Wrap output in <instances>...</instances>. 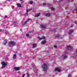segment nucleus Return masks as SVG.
<instances>
[{
	"instance_id": "obj_24",
	"label": "nucleus",
	"mask_w": 77,
	"mask_h": 77,
	"mask_svg": "<svg viewBox=\"0 0 77 77\" xmlns=\"http://www.w3.org/2000/svg\"><path fill=\"white\" fill-rule=\"evenodd\" d=\"M32 3H33V2H29L30 4H32Z\"/></svg>"
},
{
	"instance_id": "obj_22",
	"label": "nucleus",
	"mask_w": 77,
	"mask_h": 77,
	"mask_svg": "<svg viewBox=\"0 0 77 77\" xmlns=\"http://www.w3.org/2000/svg\"><path fill=\"white\" fill-rule=\"evenodd\" d=\"M60 36L57 35V36H55V37H56V38H59Z\"/></svg>"
},
{
	"instance_id": "obj_21",
	"label": "nucleus",
	"mask_w": 77,
	"mask_h": 77,
	"mask_svg": "<svg viewBox=\"0 0 77 77\" xmlns=\"http://www.w3.org/2000/svg\"><path fill=\"white\" fill-rule=\"evenodd\" d=\"M52 32H56V30L55 29H53L52 30Z\"/></svg>"
},
{
	"instance_id": "obj_33",
	"label": "nucleus",
	"mask_w": 77,
	"mask_h": 77,
	"mask_svg": "<svg viewBox=\"0 0 77 77\" xmlns=\"http://www.w3.org/2000/svg\"><path fill=\"white\" fill-rule=\"evenodd\" d=\"M20 2H22L23 1V0H19Z\"/></svg>"
},
{
	"instance_id": "obj_35",
	"label": "nucleus",
	"mask_w": 77,
	"mask_h": 77,
	"mask_svg": "<svg viewBox=\"0 0 77 77\" xmlns=\"http://www.w3.org/2000/svg\"><path fill=\"white\" fill-rule=\"evenodd\" d=\"M75 24H77V22H75Z\"/></svg>"
},
{
	"instance_id": "obj_27",
	"label": "nucleus",
	"mask_w": 77,
	"mask_h": 77,
	"mask_svg": "<svg viewBox=\"0 0 77 77\" xmlns=\"http://www.w3.org/2000/svg\"><path fill=\"white\" fill-rule=\"evenodd\" d=\"M43 5L44 6H45V5H46V4H45V3H43Z\"/></svg>"
},
{
	"instance_id": "obj_26",
	"label": "nucleus",
	"mask_w": 77,
	"mask_h": 77,
	"mask_svg": "<svg viewBox=\"0 0 77 77\" xmlns=\"http://www.w3.org/2000/svg\"><path fill=\"white\" fill-rule=\"evenodd\" d=\"M26 36H29V34H26Z\"/></svg>"
},
{
	"instance_id": "obj_31",
	"label": "nucleus",
	"mask_w": 77,
	"mask_h": 77,
	"mask_svg": "<svg viewBox=\"0 0 77 77\" xmlns=\"http://www.w3.org/2000/svg\"><path fill=\"white\" fill-rule=\"evenodd\" d=\"M75 11H77V8H76L75 9Z\"/></svg>"
},
{
	"instance_id": "obj_7",
	"label": "nucleus",
	"mask_w": 77,
	"mask_h": 77,
	"mask_svg": "<svg viewBox=\"0 0 77 77\" xmlns=\"http://www.w3.org/2000/svg\"><path fill=\"white\" fill-rule=\"evenodd\" d=\"M67 49L68 50H70L71 49H72V47L70 46H68L67 47Z\"/></svg>"
},
{
	"instance_id": "obj_2",
	"label": "nucleus",
	"mask_w": 77,
	"mask_h": 77,
	"mask_svg": "<svg viewBox=\"0 0 77 77\" xmlns=\"http://www.w3.org/2000/svg\"><path fill=\"white\" fill-rule=\"evenodd\" d=\"M15 44V42H9L8 45L10 47H13Z\"/></svg>"
},
{
	"instance_id": "obj_14",
	"label": "nucleus",
	"mask_w": 77,
	"mask_h": 77,
	"mask_svg": "<svg viewBox=\"0 0 77 77\" xmlns=\"http://www.w3.org/2000/svg\"><path fill=\"white\" fill-rule=\"evenodd\" d=\"M45 43V40H44L42 42V43H41V44H44Z\"/></svg>"
},
{
	"instance_id": "obj_38",
	"label": "nucleus",
	"mask_w": 77,
	"mask_h": 77,
	"mask_svg": "<svg viewBox=\"0 0 77 77\" xmlns=\"http://www.w3.org/2000/svg\"><path fill=\"white\" fill-rule=\"evenodd\" d=\"M68 2H69V0L68 1Z\"/></svg>"
},
{
	"instance_id": "obj_36",
	"label": "nucleus",
	"mask_w": 77,
	"mask_h": 77,
	"mask_svg": "<svg viewBox=\"0 0 77 77\" xmlns=\"http://www.w3.org/2000/svg\"><path fill=\"white\" fill-rule=\"evenodd\" d=\"M5 18H7V16H5Z\"/></svg>"
},
{
	"instance_id": "obj_4",
	"label": "nucleus",
	"mask_w": 77,
	"mask_h": 77,
	"mask_svg": "<svg viewBox=\"0 0 77 77\" xmlns=\"http://www.w3.org/2000/svg\"><path fill=\"white\" fill-rule=\"evenodd\" d=\"M73 32H74V31L72 30H70L69 31L68 34H69V35H70V34L73 33Z\"/></svg>"
},
{
	"instance_id": "obj_23",
	"label": "nucleus",
	"mask_w": 77,
	"mask_h": 77,
	"mask_svg": "<svg viewBox=\"0 0 77 77\" xmlns=\"http://www.w3.org/2000/svg\"><path fill=\"white\" fill-rule=\"evenodd\" d=\"M27 77H30V76L29 75V73H27Z\"/></svg>"
},
{
	"instance_id": "obj_28",
	"label": "nucleus",
	"mask_w": 77,
	"mask_h": 77,
	"mask_svg": "<svg viewBox=\"0 0 77 77\" xmlns=\"http://www.w3.org/2000/svg\"><path fill=\"white\" fill-rule=\"evenodd\" d=\"M68 77H71V75H68Z\"/></svg>"
},
{
	"instance_id": "obj_3",
	"label": "nucleus",
	"mask_w": 77,
	"mask_h": 77,
	"mask_svg": "<svg viewBox=\"0 0 77 77\" xmlns=\"http://www.w3.org/2000/svg\"><path fill=\"white\" fill-rule=\"evenodd\" d=\"M2 69H3L4 68L6 67V66H7V63H5V61L2 62Z\"/></svg>"
},
{
	"instance_id": "obj_10",
	"label": "nucleus",
	"mask_w": 77,
	"mask_h": 77,
	"mask_svg": "<svg viewBox=\"0 0 77 77\" xmlns=\"http://www.w3.org/2000/svg\"><path fill=\"white\" fill-rule=\"evenodd\" d=\"M16 57H17V55L16 54H14L13 56V59H15Z\"/></svg>"
},
{
	"instance_id": "obj_13",
	"label": "nucleus",
	"mask_w": 77,
	"mask_h": 77,
	"mask_svg": "<svg viewBox=\"0 0 77 77\" xmlns=\"http://www.w3.org/2000/svg\"><path fill=\"white\" fill-rule=\"evenodd\" d=\"M35 47H36V44H33L32 45V48H35Z\"/></svg>"
},
{
	"instance_id": "obj_25",
	"label": "nucleus",
	"mask_w": 77,
	"mask_h": 77,
	"mask_svg": "<svg viewBox=\"0 0 77 77\" xmlns=\"http://www.w3.org/2000/svg\"><path fill=\"white\" fill-rule=\"evenodd\" d=\"M54 48H57V46L54 45Z\"/></svg>"
},
{
	"instance_id": "obj_18",
	"label": "nucleus",
	"mask_w": 77,
	"mask_h": 77,
	"mask_svg": "<svg viewBox=\"0 0 77 77\" xmlns=\"http://www.w3.org/2000/svg\"><path fill=\"white\" fill-rule=\"evenodd\" d=\"M51 9L52 11H54V8H51Z\"/></svg>"
},
{
	"instance_id": "obj_30",
	"label": "nucleus",
	"mask_w": 77,
	"mask_h": 77,
	"mask_svg": "<svg viewBox=\"0 0 77 77\" xmlns=\"http://www.w3.org/2000/svg\"><path fill=\"white\" fill-rule=\"evenodd\" d=\"M24 76H25V75H22L23 77H24Z\"/></svg>"
},
{
	"instance_id": "obj_41",
	"label": "nucleus",
	"mask_w": 77,
	"mask_h": 77,
	"mask_svg": "<svg viewBox=\"0 0 77 77\" xmlns=\"http://www.w3.org/2000/svg\"><path fill=\"white\" fill-rule=\"evenodd\" d=\"M20 30H21V29H20Z\"/></svg>"
},
{
	"instance_id": "obj_5",
	"label": "nucleus",
	"mask_w": 77,
	"mask_h": 77,
	"mask_svg": "<svg viewBox=\"0 0 77 77\" xmlns=\"http://www.w3.org/2000/svg\"><path fill=\"white\" fill-rule=\"evenodd\" d=\"M14 69H15V71H18L20 70V67H15L14 68Z\"/></svg>"
},
{
	"instance_id": "obj_1",
	"label": "nucleus",
	"mask_w": 77,
	"mask_h": 77,
	"mask_svg": "<svg viewBox=\"0 0 77 77\" xmlns=\"http://www.w3.org/2000/svg\"><path fill=\"white\" fill-rule=\"evenodd\" d=\"M42 68L45 71H47L48 66L45 63L43 65Z\"/></svg>"
},
{
	"instance_id": "obj_37",
	"label": "nucleus",
	"mask_w": 77,
	"mask_h": 77,
	"mask_svg": "<svg viewBox=\"0 0 77 77\" xmlns=\"http://www.w3.org/2000/svg\"><path fill=\"white\" fill-rule=\"evenodd\" d=\"M0 32H2V30L0 29Z\"/></svg>"
},
{
	"instance_id": "obj_34",
	"label": "nucleus",
	"mask_w": 77,
	"mask_h": 77,
	"mask_svg": "<svg viewBox=\"0 0 77 77\" xmlns=\"http://www.w3.org/2000/svg\"><path fill=\"white\" fill-rule=\"evenodd\" d=\"M76 54H77V50H76Z\"/></svg>"
},
{
	"instance_id": "obj_29",
	"label": "nucleus",
	"mask_w": 77,
	"mask_h": 77,
	"mask_svg": "<svg viewBox=\"0 0 77 77\" xmlns=\"http://www.w3.org/2000/svg\"><path fill=\"white\" fill-rule=\"evenodd\" d=\"M73 26V25H72L70 27H72Z\"/></svg>"
},
{
	"instance_id": "obj_16",
	"label": "nucleus",
	"mask_w": 77,
	"mask_h": 77,
	"mask_svg": "<svg viewBox=\"0 0 77 77\" xmlns=\"http://www.w3.org/2000/svg\"><path fill=\"white\" fill-rule=\"evenodd\" d=\"M4 41L5 42V43H3V44H4V45H6V44H7V41L5 40Z\"/></svg>"
},
{
	"instance_id": "obj_12",
	"label": "nucleus",
	"mask_w": 77,
	"mask_h": 77,
	"mask_svg": "<svg viewBox=\"0 0 77 77\" xmlns=\"http://www.w3.org/2000/svg\"><path fill=\"white\" fill-rule=\"evenodd\" d=\"M17 6L19 8H21V5L19 4H17Z\"/></svg>"
},
{
	"instance_id": "obj_20",
	"label": "nucleus",
	"mask_w": 77,
	"mask_h": 77,
	"mask_svg": "<svg viewBox=\"0 0 77 77\" xmlns=\"http://www.w3.org/2000/svg\"><path fill=\"white\" fill-rule=\"evenodd\" d=\"M32 10V9H29V10H27V12H29L30 11H31Z\"/></svg>"
},
{
	"instance_id": "obj_6",
	"label": "nucleus",
	"mask_w": 77,
	"mask_h": 77,
	"mask_svg": "<svg viewBox=\"0 0 77 77\" xmlns=\"http://www.w3.org/2000/svg\"><path fill=\"white\" fill-rule=\"evenodd\" d=\"M55 71H58V72H60V70L58 68L55 69Z\"/></svg>"
},
{
	"instance_id": "obj_32",
	"label": "nucleus",
	"mask_w": 77,
	"mask_h": 77,
	"mask_svg": "<svg viewBox=\"0 0 77 77\" xmlns=\"http://www.w3.org/2000/svg\"><path fill=\"white\" fill-rule=\"evenodd\" d=\"M63 1V0H60V2H62Z\"/></svg>"
},
{
	"instance_id": "obj_8",
	"label": "nucleus",
	"mask_w": 77,
	"mask_h": 77,
	"mask_svg": "<svg viewBox=\"0 0 77 77\" xmlns=\"http://www.w3.org/2000/svg\"><path fill=\"white\" fill-rule=\"evenodd\" d=\"M37 38L38 39H39L40 40H41V39H45V37L43 36L41 38H40L39 37H38Z\"/></svg>"
},
{
	"instance_id": "obj_9",
	"label": "nucleus",
	"mask_w": 77,
	"mask_h": 77,
	"mask_svg": "<svg viewBox=\"0 0 77 77\" xmlns=\"http://www.w3.org/2000/svg\"><path fill=\"white\" fill-rule=\"evenodd\" d=\"M41 26H42V29H45V28H46V26L43 25L42 24H41Z\"/></svg>"
},
{
	"instance_id": "obj_39",
	"label": "nucleus",
	"mask_w": 77,
	"mask_h": 77,
	"mask_svg": "<svg viewBox=\"0 0 77 77\" xmlns=\"http://www.w3.org/2000/svg\"><path fill=\"white\" fill-rule=\"evenodd\" d=\"M17 73H19V72H17Z\"/></svg>"
},
{
	"instance_id": "obj_15",
	"label": "nucleus",
	"mask_w": 77,
	"mask_h": 77,
	"mask_svg": "<svg viewBox=\"0 0 77 77\" xmlns=\"http://www.w3.org/2000/svg\"><path fill=\"white\" fill-rule=\"evenodd\" d=\"M67 58V56H66V55H65L64 56V57H63V59H65L66 58Z\"/></svg>"
},
{
	"instance_id": "obj_11",
	"label": "nucleus",
	"mask_w": 77,
	"mask_h": 77,
	"mask_svg": "<svg viewBox=\"0 0 77 77\" xmlns=\"http://www.w3.org/2000/svg\"><path fill=\"white\" fill-rule=\"evenodd\" d=\"M45 16L46 17H50V14H45Z\"/></svg>"
},
{
	"instance_id": "obj_19",
	"label": "nucleus",
	"mask_w": 77,
	"mask_h": 77,
	"mask_svg": "<svg viewBox=\"0 0 77 77\" xmlns=\"http://www.w3.org/2000/svg\"><path fill=\"white\" fill-rule=\"evenodd\" d=\"M39 16H40V15L38 14L35 16V17H39Z\"/></svg>"
},
{
	"instance_id": "obj_40",
	"label": "nucleus",
	"mask_w": 77,
	"mask_h": 77,
	"mask_svg": "<svg viewBox=\"0 0 77 77\" xmlns=\"http://www.w3.org/2000/svg\"><path fill=\"white\" fill-rule=\"evenodd\" d=\"M9 0H8V1H9Z\"/></svg>"
},
{
	"instance_id": "obj_17",
	"label": "nucleus",
	"mask_w": 77,
	"mask_h": 77,
	"mask_svg": "<svg viewBox=\"0 0 77 77\" xmlns=\"http://www.w3.org/2000/svg\"><path fill=\"white\" fill-rule=\"evenodd\" d=\"M27 21H26V22L24 23V24H23V26H24V24H27Z\"/></svg>"
}]
</instances>
